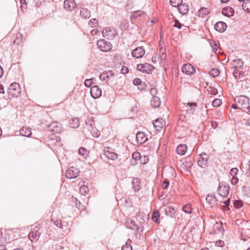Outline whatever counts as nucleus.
<instances>
[{"mask_svg":"<svg viewBox=\"0 0 250 250\" xmlns=\"http://www.w3.org/2000/svg\"><path fill=\"white\" fill-rule=\"evenodd\" d=\"M231 65L234 68V77L236 79L242 80L245 76V72L243 71L244 62L240 59H235L232 62Z\"/></svg>","mask_w":250,"mask_h":250,"instance_id":"nucleus-1","label":"nucleus"},{"mask_svg":"<svg viewBox=\"0 0 250 250\" xmlns=\"http://www.w3.org/2000/svg\"><path fill=\"white\" fill-rule=\"evenodd\" d=\"M90 132L92 136L97 138L100 135V131L95 127L94 121L92 119H88L85 122V126Z\"/></svg>","mask_w":250,"mask_h":250,"instance_id":"nucleus-2","label":"nucleus"},{"mask_svg":"<svg viewBox=\"0 0 250 250\" xmlns=\"http://www.w3.org/2000/svg\"><path fill=\"white\" fill-rule=\"evenodd\" d=\"M8 93L12 97H18L21 95V87L17 83H13L8 88Z\"/></svg>","mask_w":250,"mask_h":250,"instance_id":"nucleus-3","label":"nucleus"},{"mask_svg":"<svg viewBox=\"0 0 250 250\" xmlns=\"http://www.w3.org/2000/svg\"><path fill=\"white\" fill-rule=\"evenodd\" d=\"M234 101L238 105L237 108H239V109H246L249 104V99L244 96H237L234 99Z\"/></svg>","mask_w":250,"mask_h":250,"instance_id":"nucleus-4","label":"nucleus"},{"mask_svg":"<svg viewBox=\"0 0 250 250\" xmlns=\"http://www.w3.org/2000/svg\"><path fill=\"white\" fill-rule=\"evenodd\" d=\"M98 48L102 51L107 52L112 48L111 43L104 39L99 40L97 42Z\"/></svg>","mask_w":250,"mask_h":250,"instance_id":"nucleus-5","label":"nucleus"},{"mask_svg":"<svg viewBox=\"0 0 250 250\" xmlns=\"http://www.w3.org/2000/svg\"><path fill=\"white\" fill-rule=\"evenodd\" d=\"M229 186L225 182L220 183L218 188V192L219 194L223 197H226L229 194Z\"/></svg>","mask_w":250,"mask_h":250,"instance_id":"nucleus-6","label":"nucleus"},{"mask_svg":"<svg viewBox=\"0 0 250 250\" xmlns=\"http://www.w3.org/2000/svg\"><path fill=\"white\" fill-rule=\"evenodd\" d=\"M104 37L108 40H112L117 35L116 31L113 28L107 27L104 28L102 32Z\"/></svg>","mask_w":250,"mask_h":250,"instance_id":"nucleus-7","label":"nucleus"},{"mask_svg":"<svg viewBox=\"0 0 250 250\" xmlns=\"http://www.w3.org/2000/svg\"><path fill=\"white\" fill-rule=\"evenodd\" d=\"M79 170L75 167H69L65 173V176L67 178L73 179L77 178L79 175Z\"/></svg>","mask_w":250,"mask_h":250,"instance_id":"nucleus-8","label":"nucleus"},{"mask_svg":"<svg viewBox=\"0 0 250 250\" xmlns=\"http://www.w3.org/2000/svg\"><path fill=\"white\" fill-rule=\"evenodd\" d=\"M208 155L205 153H202L198 161V165L202 168H205L208 166Z\"/></svg>","mask_w":250,"mask_h":250,"instance_id":"nucleus-9","label":"nucleus"},{"mask_svg":"<svg viewBox=\"0 0 250 250\" xmlns=\"http://www.w3.org/2000/svg\"><path fill=\"white\" fill-rule=\"evenodd\" d=\"M76 7L74 0H65L63 2V8L67 11H72Z\"/></svg>","mask_w":250,"mask_h":250,"instance_id":"nucleus-10","label":"nucleus"},{"mask_svg":"<svg viewBox=\"0 0 250 250\" xmlns=\"http://www.w3.org/2000/svg\"><path fill=\"white\" fill-rule=\"evenodd\" d=\"M182 71L187 75H191L195 73V68L192 65L187 63L183 65Z\"/></svg>","mask_w":250,"mask_h":250,"instance_id":"nucleus-11","label":"nucleus"},{"mask_svg":"<svg viewBox=\"0 0 250 250\" xmlns=\"http://www.w3.org/2000/svg\"><path fill=\"white\" fill-rule=\"evenodd\" d=\"M131 54L133 57L140 58L145 55V51L142 46H139L133 49Z\"/></svg>","mask_w":250,"mask_h":250,"instance_id":"nucleus-12","label":"nucleus"},{"mask_svg":"<svg viewBox=\"0 0 250 250\" xmlns=\"http://www.w3.org/2000/svg\"><path fill=\"white\" fill-rule=\"evenodd\" d=\"M90 94L93 98H98L102 95V90L98 85H94L91 88Z\"/></svg>","mask_w":250,"mask_h":250,"instance_id":"nucleus-13","label":"nucleus"},{"mask_svg":"<svg viewBox=\"0 0 250 250\" xmlns=\"http://www.w3.org/2000/svg\"><path fill=\"white\" fill-rule=\"evenodd\" d=\"M48 129L49 131L54 133L60 132L61 131V125L58 122H53L48 125Z\"/></svg>","mask_w":250,"mask_h":250,"instance_id":"nucleus-14","label":"nucleus"},{"mask_svg":"<svg viewBox=\"0 0 250 250\" xmlns=\"http://www.w3.org/2000/svg\"><path fill=\"white\" fill-rule=\"evenodd\" d=\"M132 188L135 192H138L141 188V180L138 178H133L131 181Z\"/></svg>","mask_w":250,"mask_h":250,"instance_id":"nucleus-15","label":"nucleus"},{"mask_svg":"<svg viewBox=\"0 0 250 250\" xmlns=\"http://www.w3.org/2000/svg\"><path fill=\"white\" fill-rule=\"evenodd\" d=\"M39 229L37 227L36 228L33 229L32 231L29 232L28 237L32 242L40 237L41 233L38 232Z\"/></svg>","mask_w":250,"mask_h":250,"instance_id":"nucleus-16","label":"nucleus"},{"mask_svg":"<svg viewBox=\"0 0 250 250\" xmlns=\"http://www.w3.org/2000/svg\"><path fill=\"white\" fill-rule=\"evenodd\" d=\"M136 141L138 144H143L146 141L147 138L144 132H139L136 135Z\"/></svg>","mask_w":250,"mask_h":250,"instance_id":"nucleus-17","label":"nucleus"},{"mask_svg":"<svg viewBox=\"0 0 250 250\" xmlns=\"http://www.w3.org/2000/svg\"><path fill=\"white\" fill-rule=\"evenodd\" d=\"M140 66L141 67V68H140L139 69L140 71L143 72H146L147 73L154 69V67L153 65H150L147 63L138 65V67H139Z\"/></svg>","mask_w":250,"mask_h":250,"instance_id":"nucleus-18","label":"nucleus"},{"mask_svg":"<svg viewBox=\"0 0 250 250\" xmlns=\"http://www.w3.org/2000/svg\"><path fill=\"white\" fill-rule=\"evenodd\" d=\"M226 28L227 24L223 21L218 22L214 25L215 29L221 33L223 32L226 29Z\"/></svg>","mask_w":250,"mask_h":250,"instance_id":"nucleus-19","label":"nucleus"},{"mask_svg":"<svg viewBox=\"0 0 250 250\" xmlns=\"http://www.w3.org/2000/svg\"><path fill=\"white\" fill-rule=\"evenodd\" d=\"M178 10L180 14L184 15L188 13L189 7L187 4L182 3L180 5H179Z\"/></svg>","mask_w":250,"mask_h":250,"instance_id":"nucleus-20","label":"nucleus"},{"mask_svg":"<svg viewBox=\"0 0 250 250\" xmlns=\"http://www.w3.org/2000/svg\"><path fill=\"white\" fill-rule=\"evenodd\" d=\"M153 124L156 129L160 131L161 128L164 125L165 122H164L162 118H159L154 121Z\"/></svg>","mask_w":250,"mask_h":250,"instance_id":"nucleus-21","label":"nucleus"},{"mask_svg":"<svg viewBox=\"0 0 250 250\" xmlns=\"http://www.w3.org/2000/svg\"><path fill=\"white\" fill-rule=\"evenodd\" d=\"M114 73L112 71L104 72L100 76V79L102 81H108L109 78L113 77Z\"/></svg>","mask_w":250,"mask_h":250,"instance_id":"nucleus-22","label":"nucleus"},{"mask_svg":"<svg viewBox=\"0 0 250 250\" xmlns=\"http://www.w3.org/2000/svg\"><path fill=\"white\" fill-rule=\"evenodd\" d=\"M187 150V146L186 145L180 144L177 147L176 152L178 154L183 155L186 152Z\"/></svg>","mask_w":250,"mask_h":250,"instance_id":"nucleus-23","label":"nucleus"},{"mask_svg":"<svg viewBox=\"0 0 250 250\" xmlns=\"http://www.w3.org/2000/svg\"><path fill=\"white\" fill-rule=\"evenodd\" d=\"M80 16L82 18L89 19L91 16V12L88 9L85 7L82 8L80 10Z\"/></svg>","mask_w":250,"mask_h":250,"instance_id":"nucleus-24","label":"nucleus"},{"mask_svg":"<svg viewBox=\"0 0 250 250\" xmlns=\"http://www.w3.org/2000/svg\"><path fill=\"white\" fill-rule=\"evenodd\" d=\"M234 11L233 8L230 7H225L222 10V14L228 17L232 16Z\"/></svg>","mask_w":250,"mask_h":250,"instance_id":"nucleus-25","label":"nucleus"},{"mask_svg":"<svg viewBox=\"0 0 250 250\" xmlns=\"http://www.w3.org/2000/svg\"><path fill=\"white\" fill-rule=\"evenodd\" d=\"M20 135L25 137H29L32 133L30 129L27 127H23L20 130Z\"/></svg>","mask_w":250,"mask_h":250,"instance_id":"nucleus-26","label":"nucleus"},{"mask_svg":"<svg viewBox=\"0 0 250 250\" xmlns=\"http://www.w3.org/2000/svg\"><path fill=\"white\" fill-rule=\"evenodd\" d=\"M151 105L154 108L159 107L161 104L160 98L157 96H153L150 101Z\"/></svg>","mask_w":250,"mask_h":250,"instance_id":"nucleus-27","label":"nucleus"},{"mask_svg":"<svg viewBox=\"0 0 250 250\" xmlns=\"http://www.w3.org/2000/svg\"><path fill=\"white\" fill-rule=\"evenodd\" d=\"M137 225L135 222L132 220H130L126 221L125 223V226L128 229H131L132 230H135V228L137 227Z\"/></svg>","mask_w":250,"mask_h":250,"instance_id":"nucleus-28","label":"nucleus"},{"mask_svg":"<svg viewBox=\"0 0 250 250\" xmlns=\"http://www.w3.org/2000/svg\"><path fill=\"white\" fill-rule=\"evenodd\" d=\"M105 156L109 159L115 160L118 157L117 155L114 152H110L108 151H105Z\"/></svg>","mask_w":250,"mask_h":250,"instance_id":"nucleus-29","label":"nucleus"},{"mask_svg":"<svg viewBox=\"0 0 250 250\" xmlns=\"http://www.w3.org/2000/svg\"><path fill=\"white\" fill-rule=\"evenodd\" d=\"M206 199L207 202L210 205L216 204V199L214 196L211 195H208L206 197Z\"/></svg>","mask_w":250,"mask_h":250,"instance_id":"nucleus-30","label":"nucleus"},{"mask_svg":"<svg viewBox=\"0 0 250 250\" xmlns=\"http://www.w3.org/2000/svg\"><path fill=\"white\" fill-rule=\"evenodd\" d=\"M143 14H145V12L141 10H137L132 12L131 19H136L137 18L142 16Z\"/></svg>","mask_w":250,"mask_h":250,"instance_id":"nucleus-31","label":"nucleus"},{"mask_svg":"<svg viewBox=\"0 0 250 250\" xmlns=\"http://www.w3.org/2000/svg\"><path fill=\"white\" fill-rule=\"evenodd\" d=\"M243 9L248 13L250 12V0H248L242 4Z\"/></svg>","mask_w":250,"mask_h":250,"instance_id":"nucleus-32","label":"nucleus"},{"mask_svg":"<svg viewBox=\"0 0 250 250\" xmlns=\"http://www.w3.org/2000/svg\"><path fill=\"white\" fill-rule=\"evenodd\" d=\"M209 74L212 77H216L219 76L220 71L217 68H212L209 71Z\"/></svg>","mask_w":250,"mask_h":250,"instance_id":"nucleus-33","label":"nucleus"},{"mask_svg":"<svg viewBox=\"0 0 250 250\" xmlns=\"http://www.w3.org/2000/svg\"><path fill=\"white\" fill-rule=\"evenodd\" d=\"M208 13V10L207 8H202L198 11L199 16L203 17Z\"/></svg>","mask_w":250,"mask_h":250,"instance_id":"nucleus-34","label":"nucleus"},{"mask_svg":"<svg viewBox=\"0 0 250 250\" xmlns=\"http://www.w3.org/2000/svg\"><path fill=\"white\" fill-rule=\"evenodd\" d=\"M88 24L91 27H96L98 24V21L96 19H92L89 21Z\"/></svg>","mask_w":250,"mask_h":250,"instance_id":"nucleus-35","label":"nucleus"},{"mask_svg":"<svg viewBox=\"0 0 250 250\" xmlns=\"http://www.w3.org/2000/svg\"><path fill=\"white\" fill-rule=\"evenodd\" d=\"M182 0H170L169 2L172 6L178 8L179 5L182 3Z\"/></svg>","mask_w":250,"mask_h":250,"instance_id":"nucleus-36","label":"nucleus"},{"mask_svg":"<svg viewBox=\"0 0 250 250\" xmlns=\"http://www.w3.org/2000/svg\"><path fill=\"white\" fill-rule=\"evenodd\" d=\"M183 210L184 212L190 214L192 212L191 206L189 204L186 205L183 207Z\"/></svg>","mask_w":250,"mask_h":250,"instance_id":"nucleus-37","label":"nucleus"},{"mask_svg":"<svg viewBox=\"0 0 250 250\" xmlns=\"http://www.w3.org/2000/svg\"><path fill=\"white\" fill-rule=\"evenodd\" d=\"M88 190H89L88 188L87 187V186H85V185L81 186L80 188V191L83 195L87 193L88 192Z\"/></svg>","mask_w":250,"mask_h":250,"instance_id":"nucleus-38","label":"nucleus"},{"mask_svg":"<svg viewBox=\"0 0 250 250\" xmlns=\"http://www.w3.org/2000/svg\"><path fill=\"white\" fill-rule=\"evenodd\" d=\"M234 207L236 208H239L243 206V202L241 200H235L233 202Z\"/></svg>","mask_w":250,"mask_h":250,"instance_id":"nucleus-39","label":"nucleus"},{"mask_svg":"<svg viewBox=\"0 0 250 250\" xmlns=\"http://www.w3.org/2000/svg\"><path fill=\"white\" fill-rule=\"evenodd\" d=\"M222 103V100L219 99L214 100L212 103V105L214 107H218Z\"/></svg>","mask_w":250,"mask_h":250,"instance_id":"nucleus-40","label":"nucleus"},{"mask_svg":"<svg viewBox=\"0 0 250 250\" xmlns=\"http://www.w3.org/2000/svg\"><path fill=\"white\" fill-rule=\"evenodd\" d=\"M159 216V212L154 211L152 215V219L154 222H156L158 221V217Z\"/></svg>","mask_w":250,"mask_h":250,"instance_id":"nucleus-41","label":"nucleus"},{"mask_svg":"<svg viewBox=\"0 0 250 250\" xmlns=\"http://www.w3.org/2000/svg\"><path fill=\"white\" fill-rule=\"evenodd\" d=\"M122 250H132V246L130 243L127 242L125 245L123 246Z\"/></svg>","mask_w":250,"mask_h":250,"instance_id":"nucleus-42","label":"nucleus"},{"mask_svg":"<svg viewBox=\"0 0 250 250\" xmlns=\"http://www.w3.org/2000/svg\"><path fill=\"white\" fill-rule=\"evenodd\" d=\"M143 226L142 225H137V227L135 228V229H136L138 233H139L140 235H142L143 233Z\"/></svg>","mask_w":250,"mask_h":250,"instance_id":"nucleus-43","label":"nucleus"},{"mask_svg":"<svg viewBox=\"0 0 250 250\" xmlns=\"http://www.w3.org/2000/svg\"><path fill=\"white\" fill-rule=\"evenodd\" d=\"M209 90L208 91L209 92L210 94L213 95H216L217 94V90L215 88H214L212 86H209L208 87Z\"/></svg>","mask_w":250,"mask_h":250,"instance_id":"nucleus-44","label":"nucleus"},{"mask_svg":"<svg viewBox=\"0 0 250 250\" xmlns=\"http://www.w3.org/2000/svg\"><path fill=\"white\" fill-rule=\"evenodd\" d=\"M78 152L80 155L84 156L87 153V150L84 147H81L79 149Z\"/></svg>","mask_w":250,"mask_h":250,"instance_id":"nucleus-45","label":"nucleus"},{"mask_svg":"<svg viewBox=\"0 0 250 250\" xmlns=\"http://www.w3.org/2000/svg\"><path fill=\"white\" fill-rule=\"evenodd\" d=\"M52 220L54 222V224L58 227L59 228L62 229V221L60 220H56L54 221L53 219Z\"/></svg>","mask_w":250,"mask_h":250,"instance_id":"nucleus-46","label":"nucleus"},{"mask_svg":"<svg viewBox=\"0 0 250 250\" xmlns=\"http://www.w3.org/2000/svg\"><path fill=\"white\" fill-rule=\"evenodd\" d=\"M238 172V169L237 168H232L230 170V174L232 176H236Z\"/></svg>","mask_w":250,"mask_h":250,"instance_id":"nucleus-47","label":"nucleus"},{"mask_svg":"<svg viewBox=\"0 0 250 250\" xmlns=\"http://www.w3.org/2000/svg\"><path fill=\"white\" fill-rule=\"evenodd\" d=\"M92 79H86L84 82V84L86 87H89L92 85Z\"/></svg>","mask_w":250,"mask_h":250,"instance_id":"nucleus-48","label":"nucleus"},{"mask_svg":"<svg viewBox=\"0 0 250 250\" xmlns=\"http://www.w3.org/2000/svg\"><path fill=\"white\" fill-rule=\"evenodd\" d=\"M169 185V182L167 179L165 180L162 183V187L164 189L167 188Z\"/></svg>","mask_w":250,"mask_h":250,"instance_id":"nucleus-49","label":"nucleus"},{"mask_svg":"<svg viewBox=\"0 0 250 250\" xmlns=\"http://www.w3.org/2000/svg\"><path fill=\"white\" fill-rule=\"evenodd\" d=\"M231 182L232 185H235L238 182V178L236 176H232Z\"/></svg>","mask_w":250,"mask_h":250,"instance_id":"nucleus-50","label":"nucleus"},{"mask_svg":"<svg viewBox=\"0 0 250 250\" xmlns=\"http://www.w3.org/2000/svg\"><path fill=\"white\" fill-rule=\"evenodd\" d=\"M182 26H183V25L180 23L178 20H175V24L174 25V26L179 29H181Z\"/></svg>","mask_w":250,"mask_h":250,"instance_id":"nucleus-51","label":"nucleus"},{"mask_svg":"<svg viewBox=\"0 0 250 250\" xmlns=\"http://www.w3.org/2000/svg\"><path fill=\"white\" fill-rule=\"evenodd\" d=\"M72 122H76V124L74 125H72V127L73 128L78 127L79 126V122L78 118H75L72 119Z\"/></svg>","mask_w":250,"mask_h":250,"instance_id":"nucleus-52","label":"nucleus"},{"mask_svg":"<svg viewBox=\"0 0 250 250\" xmlns=\"http://www.w3.org/2000/svg\"><path fill=\"white\" fill-rule=\"evenodd\" d=\"M138 86V89H139L141 90H143L146 88V84H145V83L141 82L140 84Z\"/></svg>","mask_w":250,"mask_h":250,"instance_id":"nucleus-53","label":"nucleus"},{"mask_svg":"<svg viewBox=\"0 0 250 250\" xmlns=\"http://www.w3.org/2000/svg\"><path fill=\"white\" fill-rule=\"evenodd\" d=\"M132 158L135 160H138L140 158V153L136 152H134L132 154Z\"/></svg>","mask_w":250,"mask_h":250,"instance_id":"nucleus-54","label":"nucleus"},{"mask_svg":"<svg viewBox=\"0 0 250 250\" xmlns=\"http://www.w3.org/2000/svg\"><path fill=\"white\" fill-rule=\"evenodd\" d=\"M129 111L132 113H136L137 111V108L136 105L135 104V105H132L130 107Z\"/></svg>","mask_w":250,"mask_h":250,"instance_id":"nucleus-55","label":"nucleus"},{"mask_svg":"<svg viewBox=\"0 0 250 250\" xmlns=\"http://www.w3.org/2000/svg\"><path fill=\"white\" fill-rule=\"evenodd\" d=\"M142 81L140 79L136 78L133 81V84L135 85H139L141 83Z\"/></svg>","mask_w":250,"mask_h":250,"instance_id":"nucleus-56","label":"nucleus"},{"mask_svg":"<svg viewBox=\"0 0 250 250\" xmlns=\"http://www.w3.org/2000/svg\"><path fill=\"white\" fill-rule=\"evenodd\" d=\"M121 71L122 74H125L128 72V69L127 67L123 66L122 68Z\"/></svg>","mask_w":250,"mask_h":250,"instance_id":"nucleus-57","label":"nucleus"},{"mask_svg":"<svg viewBox=\"0 0 250 250\" xmlns=\"http://www.w3.org/2000/svg\"><path fill=\"white\" fill-rule=\"evenodd\" d=\"M150 94L153 96H156L155 94L157 93V90L155 88H151L150 90Z\"/></svg>","mask_w":250,"mask_h":250,"instance_id":"nucleus-58","label":"nucleus"},{"mask_svg":"<svg viewBox=\"0 0 250 250\" xmlns=\"http://www.w3.org/2000/svg\"><path fill=\"white\" fill-rule=\"evenodd\" d=\"M212 48L213 49V51L215 53H217V50L219 49V47H218L217 45L214 43V45L212 46Z\"/></svg>","mask_w":250,"mask_h":250,"instance_id":"nucleus-59","label":"nucleus"},{"mask_svg":"<svg viewBox=\"0 0 250 250\" xmlns=\"http://www.w3.org/2000/svg\"><path fill=\"white\" fill-rule=\"evenodd\" d=\"M229 202H230V199L229 198L226 201H225L224 202V204L227 207V209H229Z\"/></svg>","mask_w":250,"mask_h":250,"instance_id":"nucleus-60","label":"nucleus"},{"mask_svg":"<svg viewBox=\"0 0 250 250\" xmlns=\"http://www.w3.org/2000/svg\"><path fill=\"white\" fill-rule=\"evenodd\" d=\"M98 31L97 29H94L91 31V34L93 36L96 35L98 33Z\"/></svg>","mask_w":250,"mask_h":250,"instance_id":"nucleus-61","label":"nucleus"},{"mask_svg":"<svg viewBox=\"0 0 250 250\" xmlns=\"http://www.w3.org/2000/svg\"><path fill=\"white\" fill-rule=\"evenodd\" d=\"M0 93L4 94V87L3 85L0 84Z\"/></svg>","mask_w":250,"mask_h":250,"instance_id":"nucleus-62","label":"nucleus"},{"mask_svg":"<svg viewBox=\"0 0 250 250\" xmlns=\"http://www.w3.org/2000/svg\"><path fill=\"white\" fill-rule=\"evenodd\" d=\"M211 124L212 126L214 128H216L218 125V123L216 122H212Z\"/></svg>","mask_w":250,"mask_h":250,"instance_id":"nucleus-63","label":"nucleus"},{"mask_svg":"<svg viewBox=\"0 0 250 250\" xmlns=\"http://www.w3.org/2000/svg\"><path fill=\"white\" fill-rule=\"evenodd\" d=\"M188 104L189 105L190 107L192 106H197V104L196 103H188Z\"/></svg>","mask_w":250,"mask_h":250,"instance_id":"nucleus-64","label":"nucleus"}]
</instances>
